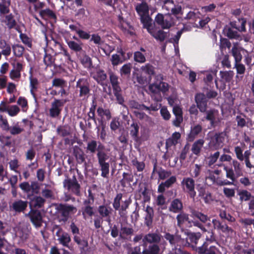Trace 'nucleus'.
<instances>
[{
  "instance_id": "obj_37",
  "label": "nucleus",
  "mask_w": 254,
  "mask_h": 254,
  "mask_svg": "<svg viewBox=\"0 0 254 254\" xmlns=\"http://www.w3.org/2000/svg\"><path fill=\"white\" fill-rule=\"evenodd\" d=\"M45 202V200L41 196H35L31 200V205L35 208L42 207Z\"/></svg>"
},
{
  "instance_id": "obj_19",
  "label": "nucleus",
  "mask_w": 254,
  "mask_h": 254,
  "mask_svg": "<svg viewBox=\"0 0 254 254\" xmlns=\"http://www.w3.org/2000/svg\"><path fill=\"white\" fill-rule=\"evenodd\" d=\"M164 237L166 240L169 241L170 245L172 246L175 245L176 243L180 242L181 241L183 242L184 241V239H182L181 237L178 234L173 235L169 233H166L164 235ZM183 245L184 246H189L190 244L187 241H186L185 243L183 242Z\"/></svg>"
},
{
  "instance_id": "obj_34",
  "label": "nucleus",
  "mask_w": 254,
  "mask_h": 254,
  "mask_svg": "<svg viewBox=\"0 0 254 254\" xmlns=\"http://www.w3.org/2000/svg\"><path fill=\"white\" fill-rule=\"evenodd\" d=\"M10 4V0H2V2H0V15L9 12V7Z\"/></svg>"
},
{
  "instance_id": "obj_57",
  "label": "nucleus",
  "mask_w": 254,
  "mask_h": 254,
  "mask_svg": "<svg viewBox=\"0 0 254 254\" xmlns=\"http://www.w3.org/2000/svg\"><path fill=\"white\" fill-rule=\"evenodd\" d=\"M120 233L122 236L131 235L133 233V230L130 227L122 226Z\"/></svg>"
},
{
  "instance_id": "obj_45",
  "label": "nucleus",
  "mask_w": 254,
  "mask_h": 254,
  "mask_svg": "<svg viewBox=\"0 0 254 254\" xmlns=\"http://www.w3.org/2000/svg\"><path fill=\"white\" fill-rule=\"evenodd\" d=\"M191 243H194L195 245L197 244L198 240L199 239L201 236L200 233H189L185 232Z\"/></svg>"
},
{
  "instance_id": "obj_38",
  "label": "nucleus",
  "mask_w": 254,
  "mask_h": 254,
  "mask_svg": "<svg viewBox=\"0 0 254 254\" xmlns=\"http://www.w3.org/2000/svg\"><path fill=\"white\" fill-rule=\"evenodd\" d=\"M145 211L147 213L145 218V224L146 225L149 226L152 223V220L154 215L153 209L151 207L147 206Z\"/></svg>"
},
{
  "instance_id": "obj_35",
  "label": "nucleus",
  "mask_w": 254,
  "mask_h": 254,
  "mask_svg": "<svg viewBox=\"0 0 254 254\" xmlns=\"http://www.w3.org/2000/svg\"><path fill=\"white\" fill-rule=\"evenodd\" d=\"M109 74L110 82L112 84L113 90H117V89L121 88L118 81V77L116 75H115L113 72H110Z\"/></svg>"
},
{
  "instance_id": "obj_58",
  "label": "nucleus",
  "mask_w": 254,
  "mask_h": 254,
  "mask_svg": "<svg viewBox=\"0 0 254 254\" xmlns=\"http://www.w3.org/2000/svg\"><path fill=\"white\" fill-rule=\"evenodd\" d=\"M97 113L98 115L102 118H103L104 116L106 117L107 119L108 120L110 119L111 116V113L109 110L107 109H104L102 108H99L97 109Z\"/></svg>"
},
{
  "instance_id": "obj_12",
  "label": "nucleus",
  "mask_w": 254,
  "mask_h": 254,
  "mask_svg": "<svg viewBox=\"0 0 254 254\" xmlns=\"http://www.w3.org/2000/svg\"><path fill=\"white\" fill-rule=\"evenodd\" d=\"M65 101L63 100L55 99L51 103V107L49 110L50 116L52 118H57L61 114L63 107Z\"/></svg>"
},
{
  "instance_id": "obj_13",
  "label": "nucleus",
  "mask_w": 254,
  "mask_h": 254,
  "mask_svg": "<svg viewBox=\"0 0 254 254\" xmlns=\"http://www.w3.org/2000/svg\"><path fill=\"white\" fill-rule=\"evenodd\" d=\"M57 237V241L63 246L70 249L69 244L71 242V238L68 233L64 231L62 229H59L56 233Z\"/></svg>"
},
{
  "instance_id": "obj_3",
  "label": "nucleus",
  "mask_w": 254,
  "mask_h": 254,
  "mask_svg": "<svg viewBox=\"0 0 254 254\" xmlns=\"http://www.w3.org/2000/svg\"><path fill=\"white\" fill-rule=\"evenodd\" d=\"M104 148L103 145L99 146V149L97 153L98 162L101 171V176L107 178L109 174L110 164L107 161L109 158V155L102 150Z\"/></svg>"
},
{
  "instance_id": "obj_26",
  "label": "nucleus",
  "mask_w": 254,
  "mask_h": 254,
  "mask_svg": "<svg viewBox=\"0 0 254 254\" xmlns=\"http://www.w3.org/2000/svg\"><path fill=\"white\" fill-rule=\"evenodd\" d=\"M220 81L223 83L230 82L233 78L234 72L232 70L220 71Z\"/></svg>"
},
{
  "instance_id": "obj_30",
  "label": "nucleus",
  "mask_w": 254,
  "mask_h": 254,
  "mask_svg": "<svg viewBox=\"0 0 254 254\" xmlns=\"http://www.w3.org/2000/svg\"><path fill=\"white\" fill-rule=\"evenodd\" d=\"M98 210L102 217H108L112 213V209L110 206L102 205L99 206Z\"/></svg>"
},
{
  "instance_id": "obj_44",
  "label": "nucleus",
  "mask_w": 254,
  "mask_h": 254,
  "mask_svg": "<svg viewBox=\"0 0 254 254\" xmlns=\"http://www.w3.org/2000/svg\"><path fill=\"white\" fill-rule=\"evenodd\" d=\"M12 50L14 55L17 57H22L24 51V47L19 44L13 45Z\"/></svg>"
},
{
  "instance_id": "obj_24",
  "label": "nucleus",
  "mask_w": 254,
  "mask_h": 254,
  "mask_svg": "<svg viewBox=\"0 0 254 254\" xmlns=\"http://www.w3.org/2000/svg\"><path fill=\"white\" fill-rule=\"evenodd\" d=\"M204 144L203 139H199L193 142L191 146V151L195 155L198 156Z\"/></svg>"
},
{
  "instance_id": "obj_55",
  "label": "nucleus",
  "mask_w": 254,
  "mask_h": 254,
  "mask_svg": "<svg viewBox=\"0 0 254 254\" xmlns=\"http://www.w3.org/2000/svg\"><path fill=\"white\" fill-rule=\"evenodd\" d=\"M9 127L8 121L6 118H4L0 114V127L4 131H8Z\"/></svg>"
},
{
  "instance_id": "obj_25",
  "label": "nucleus",
  "mask_w": 254,
  "mask_h": 254,
  "mask_svg": "<svg viewBox=\"0 0 254 254\" xmlns=\"http://www.w3.org/2000/svg\"><path fill=\"white\" fill-rule=\"evenodd\" d=\"M190 212V215L192 218H196L198 219L202 223H205L208 221H210V218L206 215H205L194 209H191Z\"/></svg>"
},
{
  "instance_id": "obj_10",
  "label": "nucleus",
  "mask_w": 254,
  "mask_h": 254,
  "mask_svg": "<svg viewBox=\"0 0 254 254\" xmlns=\"http://www.w3.org/2000/svg\"><path fill=\"white\" fill-rule=\"evenodd\" d=\"M176 219L177 220V225L180 227H181L185 222H188L190 226H191L192 224L193 226L199 228L203 231H206V229L200 222L198 221L190 220L189 215L184 212L178 214Z\"/></svg>"
},
{
  "instance_id": "obj_61",
  "label": "nucleus",
  "mask_w": 254,
  "mask_h": 254,
  "mask_svg": "<svg viewBox=\"0 0 254 254\" xmlns=\"http://www.w3.org/2000/svg\"><path fill=\"white\" fill-rule=\"evenodd\" d=\"M132 164L139 172L142 171L145 167V164L143 162H139L135 159L132 161Z\"/></svg>"
},
{
  "instance_id": "obj_42",
  "label": "nucleus",
  "mask_w": 254,
  "mask_h": 254,
  "mask_svg": "<svg viewBox=\"0 0 254 254\" xmlns=\"http://www.w3.org/2000/svg\"><path fill=\"white\" fill-rule=\"evenodd\" d=\"M181 137V134L179 132H174L172 136L169 138L167 142V145L171 146L172 145H176L178 143V141Z\"/></svg>"
},
{
  "instance_id": "obj_54",
  "label": "nucleus",
  "mask_w": 254,
  "mask_h": 254,
  "mask_svg": "<svg viewBox=\"0 0 254 254\" xmlns=\"http://www.w3.org/2000/svg\"><path fill=\"white\" fill-rule=\"evenodd\" d=\"M174 5L173 0H165L163 1L162 8L169 13L171 9H173Z\"/></svg>"
},
{
  "instance_id": "obj_49",
  "label": "nucleus",
  "mask_w": 254,
  "mask_h": 254,
  "mask_svg": "<svg viewBox=\"0 0 254 254\" xmlns=\"http://www.w3.org/2000/svg\"><path fill=\"white\" fill-rule=\"evenodd\" d=\"M42 195L47 199H52L54 198V193L51 190L45 188L41 191Z\"/></svg>"
},
{
  "instance_id": "obj_33",
  "label": "nucleus",
  "mask_w": 254,
  "mask_h": 254,
  "mask_svg": "<svg viewBox=\"0 0 254 254\" xmlns=\"http://www.w3.org/2000/svg\"><path fill=\"white\" fill-rule=\"evenodd\" d=\"M0 48L2 49L1 54L5 56H8L11 54V47L5 40L0 41Z\"/></svg>"
},
{
  "instance_id": "obj_40",
  "label": "nucleus",
  "mask_w": 254,
  "mask_h": 254,
  "mask_svg": "<svg viewBox=\"0 0 254 254\" xmlns=\"http://www.w3.org/2000/svg\"><path fill=\"white\" fill-rule=\"evenodd\" d=\"M23 130V128L19 126L18 123H16L8 127V131L12 135H16L21 133Z\"/></svg>"
},
{
  "instance_id": "obj_5",
  "label": "nucleus",
  "mask_w": 254,
  "mask_h": 254,
  "mask_svg": "<svg viewBox=\"0 0 254 254\" xmlns=\"http://www.w3.org/2000/svg\"><path fill=\"white\" fill-rule=\"evenodd\" d=\"M204 117L201 119L202 121H207L210 123V126L214 127L217 126L222 120L221 114L219 111L215 109L206 110Z\"/></svg>"
},
{
  "instance_id": "obj_36",
  "label": "nucleus",
  "mask_w": 254,
  "mask_h": 254,
  "mask_svg": "<svg viewBox=\"0 0 254 254\" xmlns=\"http://www.w3.org/2000/svg\"><path fill=\"white\" fill-rule=\"evenodd\" d=\"M155 171L158 174L160 180H165L169 178L171 175V172L170 171H166L162 169L157 170L156 166H154L153 173H154Z\"/></svg>"
},
{
  "instance_id": "obj_32",
  "label": "nucleus",
  "mask_w": 254,
  "mask_h": 254,
  "mask_svg": "<svg viewBox=\"0 0 254 254\" xmlns=\"http://www.w3.org/2000/svg\"><path fill=\"white\" fill-rule=\"evenodd\" d=\"M68 47L75 52H80L82 50V43H77L72 40H66Z\"/></svg>"
},
{
  "instance_id": "obj_4",
  "label": "nucleus",
  "mask_w": 254,
  "mask_h": 254,
  "mask_svg": "<svg viewBox=\"0 0 254 254\" xmlns=\"http://www.w3.org/2000/svg\"><path fill=\"white\" fill-rule=\"evenodd\" d=\"M149 9L148 4L144 1L137 4L135 6V10L140 16L143 27H148L152 23V19L149 15Z\"/></svg>"
},
{
  "instance_id": "obj_1",
  "label": "nucleus",
  "mask_w": 254,
  "mask_h": 254,
  "mask_svg": "<svg viewBox=\"0 0 254 254\" xmlns=\"http://www.w3.org/2000/svg\"><path fill=\"white\" fill-rule=\"evenodd\" d=\"M232 165L234 169L224 164L218 165V166L223 167V169L226 172V178L231 181H229L225 180L219 181L217 183L218 186L233 185L237 178L243 176V164L236 159H233L232 161Z\"/></svg>"
},
{
  "instance_id": "obj_6",
  "label": "nucleus",
  "mask_w": 254,
  "mask_h": 254,
  "mask_svg": "<svg viewBox=\"0 0 254 254\" xmlns=\"http://www.w3.org/2000/svg\"><path fill=\"white\" fill-rule=\"evenodd\" d=\"M57 209L61 213L60 222L65 223L68 220L70 215L74 214L77 211L76 207L68 204H60Z\"/></svg>"
},
{
  "instance_id": "obj_39",
  "label": "nucleus",
  "mask_w": 254,
  "mask_h": 254,
  "mask_svg": "<svg viewBox=\"0 0 254 254\" xmlns=\"http://www.w3.org/2000/svg\"><path fill=\"white\" fill-rule=\"evenodd\" d=\"M4 22L9 29L14 28L16 25V22L14 18L13 15L11 13L5 16Z\"/></svg>"
},
{
  "instance_id": "obj_22",
  "label": "nucleus",
  "mask_w": 254,
  "mask_h": 254,
  "mask_svg": "<svg viewBox=\"0 0 254 254\" xmlns=\"http://www.w3.org/2000/svg\"><path fill=\"white\" fill-rule=\"evenodd\" d=\"M177 181L175 176H171L165 182L161 183L158 186V191L159 192H163L167 189L170 188Z\"/></svg>"
},
{
  "instance_id": "obj_47",
  "label": "nucleus",
  "mask_w": 254,
  "mask_h": 254,
  "mask_svg": "<svg viewBox=\"0 0 254 254\" xmlns=\"http://www.w3.org/2000/svg\"><path fill=\"white\" fill-rule=\"evenodd\" d=\"M131 69V65L130 64H124L120 69V74L123 76H129Z\"/></svg>"
},
{
  "instance_id": "obj_48",
  "label": "nucleus",
  "mask_w": 254,
  "mask_h": 254,
  "mask_svg": "<svg viewBox=\"0 0 254 254\" xmlns=\"http://www.w3.org/2000/svg\"><path fill=\"white\" fill-rule=\"evenodd\" d=\"M220 156V152L216 151L213 154H211L210 156L207 158L208 165L210 166L214 164Z\"/></svg>"
},
{
  "instance_id": "obj_62",
  "label": "nucleus",
  "mask_w": 254,
  "mask_h": 254,
  "mask_svg": "<svg viewBox=\"0 0 254 254\" xmlns=\"http://www.w3.org/2000/svg\"><path fill=\"white\" fill-rule=\"evenodd\" d=\"M57 131L58 133L63 136H67L70 133L69 127L66 126L59 127Z\"/></svg>"
},
{
  "instance_id": "obj_17",
  "label": "nucleus",
  "mask_w": 254,
  "mask_h": 254,
  "mask_svg": "<svg viewBox=\"0 0 254 254\" xmlns=\"http://www.w3.org/2000/svg\"><path fill=\"white\" fill-rule=\"evenodd\" d=\"M31 221L36 228L41 226L43 220L41 213L38 211H31L28 214Z\"/></svg>"
},
{
  "instance_id": "obj_60",
  "label": "nucleus",
  "mask_w": 254,
  "mask_h": 254,
  "mask_svg": "<svg viewBox=\"0 0 254 254\" xmlns=\"http://www.w3.org/2000/svg\"><path fill=\"white\" fill-rule=\"evenodd\" d=\"M234 67L236 68L238 74L242 75L245 73L246 71L245 66L241 62L235 63Z\"/></svg>"
},
{
  "instance_id": "obj_63",
  "label": "nucleus",
  "mask_w": 254,
  "mask_h": 254,
  "mask_svg": "<svg viewBox=\"0 0 254 254\" xmlns=\"http://www.w3.org/2000/svg\"><path fill=\"white\" fill-rule=\"evenodd\" d=\"M97 149V142L95 140H91L87 143V150L91 153L95 152Z\"/></svg>"
},
{
  "instance_id": "obj_28",
  "label": "nucleus",
  "mask_w": 254,
  "mask_h": 254,
  "mask_svg": "<svg viewBox=\"0 0 254 254\" xmlns=\"http://www.w3.org/2000/svg\"><path fill=\"white\" fill-rule=\"evenodd\" d=\"M92 77L98 83H102L107 78L106 74L102 69H97L96 71L92 73Z\"/></svg>"
},
{
  "instance_id": "obj_18",
  "label": "nucleus",
  "mask_w": 254,
  "mask_h": 254,
  "mask_svg": "<svg viewBox=\"0 0 254 254\" xmlns=\"http://www.w3.org/2000/svg\"><path fill=\"white\" fill-rule=\"evenodd\" d=\"M212 223L215 229L221 230L228 236H232L234 232L233 229L228 227L226 224H222L216 219H213Z\"/></svg>"
},
{
  "instance_id": "obj_59",
  "label": "nucleus",
  "mask_w": 254,
  "mask_h": 254,
  "mask_svg": "<svg viewBox=\"0 0 254 254\" xmlns=\"http://www.w3.org/2000/svg\"><path fill=\"white\" fill-rule=\"evenodd\" d=\"M134 60L135 62L140 63H143L146 61L144 55L139 51L134 53Z\"/></svg>"
},
{
  "instance_id": "obj_46",
  "label": "nucleus",
  "mask_w": 254,
  "mask_h": 254,
  "mask_svg": "<svg viewBox=\"0 0 254 254\" xmlns=\"http://www.w3.org/2000/svg\"><path fill=\"white\" fill-rule=\"evenodd\" d=\"M82 214L84 218L92 216L94 214L93 207L91 206H83L81 208Z\"/></svg>"
},
{
  "instance_id": "obj_29",
  "label": "nucleus",
  "mask_w": 254,
  "mask_h": 254,
  "mask_svg": "<svg viewBox=\"0 0 254 254\" xmlns=\"http://www.w3.org/2000/svg\"><path fill=\"white\" fill-rule=\"evenodd\" d=\"M183 208V204L182 201L178 199L173 200L169 207V210L174 213H177L181 211Z\"/></svg>"
},
{
  "instance_id": "obj_20",
  "label": "nucleus",
  "mask_w": 254,
  "mask_h": 254,
  "mask_svg": "<svg viewBox=\"0 0 254 254\" xmlns=\"http://www.w3.org/2000/svg\"><path fill=\"white\" fill-rule=\"evenodd\" d=\"M152 23L149 24L148 27H144L147 30V31L156 40L160 41H163L167 36V34L162 30H159L155 31L152 29Z\"/></svg>"
},
{
  "instance_id": "obj_51",
  "label": "nucleus",
  "mask_w": 254,
  "mask_h": 254,
  "mask_svg": "<svg viewBox=\"0 0 254 254\" xmlns=\"http://www.w3.org/2000/svg\"><path fill=\"white\" fill-rule=\"evenodd\" d=\"M20 108L16 105H12L9 107L7 113L10 117L16 116L19 113Z\"/></svg>"
},
{
  "instance_id": "obj_9",
  "label": "nucleus",
  "mask_w": 254,
  "mask_h": 254,
  "mask_svg": "<svg viewBox=\"0 0 254 254\" xmlns=\"http://www.w3.org/2000/svg\"><path fill=\"white\" fill-rule=\"evenodd\" d=\"M76 87L79 91V97L83 100L87 99L90 93L89 84L87 80L85 78L79 79L76 82Z\"/></svg>"
},
{
  "instance_id": "obj_31",
  "label": "nucleus",
  "mask_w": 254,
  "mask_h": 254,
  "mask_svg": "<svg viewBox=\"0 0 254 254\" xmlns=\"http://www.w3.org/2000/svg\"><path fill=\"white\" fill-rule=\"evenodd\" d=\"M161 249L157 244H153L148 246V247L144 249L142 252V254H159Z\"/></svg>"
},
{
  "instance_id": "obj_8",
  "label": "nucleus",
  "mask_w": 254,
  "mask_h": 254,
  "mask_svg": "<svg viewBox=\"0 0 254 254\" xmlns=\"http://www.w3.org/2000/svg\"><path fill=\"white\" fill-rule=\"evenodd\" d=\"M64 187L76 195H80V186L75 176L72 178L65 179L63 182Z\"/></svg>"
},
{
  "instance_id": "obj_15",
  "label": "nucleus",
  "mask_w": 254,
  "mask_h": 254,
  "mask_svg": "<svg viewBox=\"0 0 254 254\" xmlns=\"http://www.w3.org/2000/svg\"><path fill=\"white\" fill-rule=\"evenodd\" d=\"M195 101L200 112H205L207 107V100L205 95L200 93L196 94L195 96Z\"/></svg>"
},
{
  "instance_id": "obj_52",
  "label": "nucleus",
  "mask_w": 254,
  "mask_h": 254,
  "mask_svg": "<svg viewBox=\"0 0 254 254\" xmlns=\"http://www.w3.org/2000/svg\"><path fill=\"white\" fill-rule=\"evenodd\" d=\"M17 103L21 107L23 112H25L27 111L28 109L27 101L25 98L20 97L17 101Z\"/></svg>"
},
{
  "instance_id": "obj_21",
  "label": "nucleus",
  "mask_w": 254,
  "mask_h": 254,
  "mask_svg": "<svg viewBox=\"0 0 254 254\" xmlns=\"http://www.w3.org/2000/svg\"><path fill=\"white\" fill-rule=\"evenodd\" d=\"M202 130V126L199 124L195 125L190 128V131L188 136V139L189 141H192L197 137L198 134Z\"/></svg>"
},
{
  "instance_id": "obj_14",
  "label": "nucleus",
  "mask_w": 254,
  "mask_h": 254,
  "mask_svg": "<svg viewBox=\"0 0 254 254\" xmlns=\"http://www.w3.org/2000/svg\"><path fill=\"white\" fill-rule=\"evenodd\" d=\"M206 243H205L203 245L197 249V252L199 254H220L221 251L220 248V246L217 244V246H210L208 247L206 245ZM223 249V248H221Z\"/></svg>"
},
{
  "instance_id": "obj_50",
  "label": "nucleus",
  "mask_w": 254,
  "mask_h": 254,
  "mask_svg": "<svg viewBox=\"0 0 254 254\" xmlns=\"http://www.w3.org/2000/svg\"><path fill=\"white\" fill-rule=\"evenodd\" d=\"M80 62L85 67L89 68L92 65L91 59L86 55H83L80 58Z\"/></svg>"
},
{
  "instance_id": "obj_64",
  "label": "nucleus",
  "mask_w": 254,
  "mask_h": 254,
  "mask_svg": "<svg viewBox=\"0 0 254 254\" xmlns=\"http://www.w3.org/2000/svg\"><path fill=\"white\" fill-rule=\"evenodd\" d=\"M223 190L226 197L231 198L235 196V191L234 189L224 187Z\"/></svg>"
},
{
  "instance_id": "obj_11",
  "label": "nucleus",
  "mask_w": 254,
  "mask_h": 254,
  "mask_svg": "<svg viewBox=\"0 0 254 254\" xmlns=\"http://www.w3.org/2000/svg\"><path fill=\"white\" fill-rule=\"evenodd\" d=\"M143 241L150 244H160V247L165 249L166 243L163 240L161 235L157 233H150L146 234L143 238Z\"/></svg>"
},
{
  "instance_id": "obj_43",
  "label": "nucleus",
  "mask_w": 254,
  "mask_h": 254,
  "mask_svg": "<svg viewBox=\"0 0 254 254\" xmlns=\"http://www.w3.org/2000/svg\"><path fill=\"white\" fill-rule=\"evenodd\" d=\"M39 13L41 16L43 18H50L55 19L56 18V15L54 12L49 8L41 10Z\"/></svg>"
},
{
  "instance_id": "obj_7",
  "label": "nucleus",
  "mask_w": 254,
  "mask_h": 254,
  "mask_svg": "<svg viewBox=\"0 0 254 254\" xmlns=\"http://www.w3.org/2000/svg\"><path fill=\"white\" fill-rule=\"evenodd\" d=\"M181 186L183 190L188 193L191 198H194L196 196L195 190V182L190 177H185L181 182Z\"/></svg>"
},
{
  "instance_id": "obj_53",
  "label": "nucleus",
  "mask_w": 254,
  "mask_h": 254,
  "mask_svg": "<svg viewBox=\"0 0 254 254\" xmlns=\"http://www.w3.org/2000/svg\"><path fill=\"white\" fill-rule=\"evenodd\" d=\"M141 69L145 73L148 74L149 76L152 75L154 74V67L152 65L150 64H146L141 67Z\"/></svg>"
},
{
  "instance_id": "obj_41",
  "label": "nucleus",
  "mask_w": 254,
  "mask_h": 254,
  "mask_svg": "<svg viewBox=\"0 0 254 254\" xmlns=\"http://www.w3.org/2000/svg\"><path fill=\"white\" fill-rule=\"evenodd\" d=\"M231 53L235 59V63L241 62L242 59V55L240 50L236 46H234L231 49Z\"/></svg>"
},
{
  "instance_id": "obj_2",
  "label": "nucleus",
  "mask_w": 254,
  "mask_h": 254,
  "mask_svg": "<svg viewBox=\"0 0 254 254\" xmlns=\"http://www.w3.org/2000/svg\"><path fill=\"white\" fill-rule=\"evenodd\" d=\"M154 83L150 84L148 86V90L151 93L152 97L156 101H161L162 97L161 92L165 93L169 89V84L163 81V77L161 74H158L155 77Z\"/></svg>"
},
{
  "instance_id": "obj_56",
  "label": "nucleus",
  "mask_w": 254,
  "mask_h": 254,
  "mask_svg": "<svg viewBox=\"0 0 254 254\" xmlns=\"http://www.w3.org/2000/svg\"><path fill=\"white\" fill-rule=\"evenodd\" d=\"M238 194L241 201H248L252 197L251 193L246 190L240 191Z\"/></svg>"
},
{
  "instance_id": "obj_23",
  "label": "nucleus",
  "mask_w": 254,
  "mask_h": 254,
  "mask_svg": "<svg viewBox=\"0 0 254 254\" xmlns=\"http://www.w3.org/2000/svg\"><path fill=\"white\" fill-rule=\"evenodd\" d=\"M73 239L74 242L78 245L81 253L86 251L88 247L87 240L82 239L79 236H74Z\"/></svg>"
},
{
  "instance_id": "obj_27",
  "label": "nucleus",
  "mask_w": 254,
  "mask_h": 254,
  "mask_svg": "<svg viewBox=\"0 0 254 254\" xmlns=\"http://www.w3.org/2000/svg\"><path fill=\"white\" fill-rule=\"evenodd\" d=\"M27 206V201L18 200L14 201L12 204V209L16 212L24 211Z\"/></svg>"
},
{
  "instance_id": "obj_16",
  "label": "nucleus",
  "mask_w": 254,
  "mask_h": 254,
  "mask_svg": "<svg viewBox=\"0 0 254 254\" xmlns=\"http://www.w3.org/2000/svg\"><path fill=\"white\" fill-rule=\"evenodd\" d=\"M225 133L224 132L215 134L211 138L210 145L213 146L215 149L221 147L225 140Z\"/></svg>"
}]
</instances>
